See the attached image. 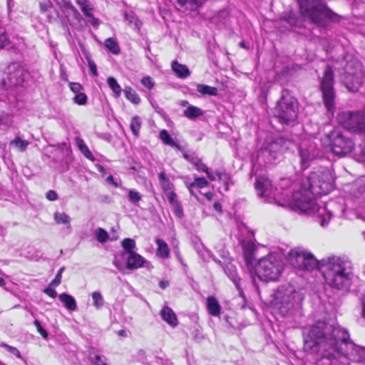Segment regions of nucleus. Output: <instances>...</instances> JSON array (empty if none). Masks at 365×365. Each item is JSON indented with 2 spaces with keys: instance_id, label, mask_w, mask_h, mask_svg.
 Segmentation results:
<instances>
[{
  "instance_id": "5fc2aeb1",
  "label": "nucleus",
  "mask_w": 365,
  "mask_h": 365,
  "mask_svg": "<svg viewBox=\"0 0 365 365\" xmlns=\"http://www.w3.org/2000/svg\"><path fill=\"white\" fill-rule=\"evenodd\" d=\"M165 195H166V197H167L169 202L171 205L178 202V200L177 199V195L173 190L165 193Z\"/></svg>"
},
{
  "instance_id": "09e8293b",
  "label": "nucleus",
  "mask_w": 365,
  "mask_h": 365,
  "mask_svg": "<svg viewBox=\"0 0 365 365\" xmlns=\"http://www.w3.org/2000/svg\"><path fill=\"white\" fill-rule=\"evenodd\" d=\"M215 175L217 176V180L223 182L225 185H227L230 180L229 175L223 171L215 170Z\"/></svg>"
},
{
  "instance_id": "20e7f679",
  "label": "nucleus",
  "mask_w": 365,
  "mask_h": 365,
  "mask_svg": "<svg viewBox=\"0 0 365 365\" xmlns=\"http://www.w3.org/2000/svg\"><path fill=\"white\" fill-rule=\"evenodd\" d=\"M274 305L284 317L301 315L303 294L291 284L279 286L272 294Z\"/></svg>"
},
{
  "instance_id": "2eb2a0df",
  "label": "nucleus",
  "mask_w": 365,
  "mask_h": 365,
  "mask_svg": "<svg viewBox=\"0 0 365 365\" xmlns=\"http://www.w3.org/2000/svg\"><path fill=\"white\" fill-rule=\"evenodd\" d=\"M160 140L166 145H168L173 148H175L179 150L182 157L187 160H193L195 158V153L194 151L187 150L185 147H182L177 142H175L173 138L170 135L166 130H163L160 133Z\"/></svg>"
},
{
  "instance_id": "774afa93",
  "label": "nucleus",
  "mask_w": 365,
  "mask_h": 365,
  "mask_svg": "<svg viewBox=\"0 0 365 365\" xmlns=\"http://www.w3.org/2000/svg\"><path fill=\"white\" fill-rule=\"evenodd\" d=\"M361 304H362L361 317L365 319V296L361 299Z\"/></svg>"
},
{
  "instance_id": "7c9ffc66",
  "label": "nucleus",
  "mask_w": 365,
  "mask_h": 365,
  "mask_svg": "<svg viewBox=\"0 0 365 365\" xmlns=\"http://www.w3.org/2000/svg\"><path fill=\"white\" fill-rule=\"evenodd\" d=\"M54 220L58 225L63 224L67 225V227L71 228V218L65 212H56L54 214Z\"/></svg>"
},
{
  "instance_id": "052dcab7",
  "label": "nucleus",
  "mask_w": 365,
  "mask_h": 365,
  "mask_svg": "<svg viewBox=\"0 0 365 365\" xmlns=\"http://www.w3.org/2000/svg\"><path fill=\"white\" fill-rule=\"evenodd\" d=\"M245 258L247 264H252L253 259V254L252 250H246L245 251Z\"/></svg>"
},
{
  "instance_id": "39448f33",
  "label": "nucleus",
  "mask_w": 365,
  "mask_h": 365,
  "mask_svg": "<svg viewBox=\"0 0 365 365\" xmlns=\"http://www.w3.org/2000/svg\"><path fill=\"white\" fill-rule=\"evenodd\" d=\"M301 15L320 28H326L334 12L322 0H297Z\"/></svg>"
},
{
  "instance_id": "4d7b16f0",
  "label": "nucleus",
  "mask_w": 365,
  "mask_h": 365,
  "mask_svg": "<svg viewBox=\"0 0 365 365\" xmlns=\"http://www.w3.org/2000/svg\"><path fill=\"white\" fill-rule=\"evenodd\" d=\"M195 166L196 167V168L200 170V171H202V172H205V173H207V171L210 170L203 163L202 161H197L195 163Z\"/></svg>"
},
{
  "instance_id": "680f3d73",
  "label": "nucleus",
  "mask_w": 365,
  "mask_h": 365,
  "mask_svg": "<svg viewBox=\"0 0 365 365\" xmlns=\"http://www.w3.org/2000/svg\"><path fill=\"white\" fill-rule=\"evenodd\" d=\"M90 72L93 76H97L98 75L97 71V66L94 61H90L88 64Z\"/></svg>"
},
{
  "instance_id": "4c0bfd02",
  "label": "nucleus",
  "mask_w": 365,
  "mask_h": 365,
  "mask_svg": "<svg viewBox=\"0 0 365 365\" xmlns=\"http://www.w3.org/2000/svg\"><path fill=\"white\" fill-rule=\"evenodd\" d=\"M95 234L96 240L101 243H105L109 239L108 232L101 227L97 228L95 231Z\"/></svg>"
},
{
  "instance_id": "f03ea898",
  "label": "nucleus",
  "mask_w": 365,
  "mask_h": 365,
  "mask_svg": "<svg viewBox=\"0 0 365 365\" xmlns=\"http://www.w3.org/2000/svg\"><path fill=\"white\" fill-rule=\"evenodd\" d=\"M308 182L307 187L303 186L300 190L293 193L290 206L297 212L309 215L318 213L322 218L321 225L325 226L332 215L330 212L325 214L326 207L319 206L316 199L334 190V177L329 169L322 168L318 172L312 173L308 178Z\"/></svg>"
},
{
  "instance_id": "f3484780",
  "label": "nucleus",
  "mask_w": 365,
  "mask_h": 365,
  "mask_svg": "<svg viewBox=\"0 0 365 365\" xmlns=\"http://www.w3.org/2000/svg\"><path fill=\"white\" fill-rule=\"evenodd\" d=\"M223 269L227 277L231 279V281L235 285V287L239 291L240 294H242L243 292L240 287V281L241 279L238 277L237 273V269L235 265H233L231 262H229L222 266Z\"/></svg>"
},
{
  "instance_id": "f704fd0d",
  "label": "nucleus",
  "mask_w": 365,
  "mask_h": 365,
  "mask_svg": "<svg viewBox=\"0 0 365 365\" xmlns=\"http://www.w3.org/2000/svg\"><path fill=\"white\" fill-rule=\"evenodd\" d=\"M141 124L142 122L140 117L135 115L132 118L130 128L134 135L138 136L139 135Z\"/></svg>"
},
{
  "instance_id": "bb28decb",
  "label": "nucleus",
  "mask_w": 365,
  "mask_h": 365,
  "mask_svg": "<svg viewBox=\"0 0 365 365\" xmlns=\"http://www.w3.org/2000/svg\"><path fill=\"white\" fill-rule=\"evenodd\" d=\"M197 91L202 95H207L215 96L217 95V88L216 87L210 86L205 84H198Z\"/></svg>"
},
{
  "instance_id": "e2e57ef3",
  "label": "nucleus",
  "mask_w": 365,
  "mask_h": 365,
  "mask_svg": "<svg viewBox=\"0 0 365 365\" xmlns=\"http://www.w3.org/2000/svg\"><path fill=\"white\" fill-rule=\"evenodd\" d=\"M44 292L52 298H56L57 297L56 291L50 286L44 289Z\"/></svg>"
},
{
  "instance_id": "3c124183",
  "label": "nucleus",
  "mask_w": 365,
  "mask_h": 365,
  "mask_svg": "<svg viewBox=\"0 0 365 365\" xmlns=\"http://www.w3.org/2000/svg\"><path fill=\"white\" fill-rule=\"evenodd\" d=\"M301 160H309L311 158L310 151L302 145L299 148Z\"/></svg>"
},
{
  "instance_id": "37998d69",
  "label": "nucleus",
  "mask_w": 365,
  "mask_h": 365,
  "mask_svg": "<svg viewBox=\"0 0 365 365\" xmlns=\"http://www.w3.org/2000/svg\"><path fill=\"white\" fill-rule=\"evenodd\" d=\"M89 360L92 362L93 365H108L105 361L106 359L100 355H91L89 356Z\"/></svg>"
},
{
  "instance_id": "c756f323",
  "label": "nucleus",
  "mask_w": 365,
  "mask_h": 365,
  "mask_svg": "<svg viewBox=\"0 0 365 365\" xmlns=\"http://www.w3.org/2000/svg\"><path fill=\"white\" fill-rule=\"evenodd\" d=\"M76 4L80 6L85 16H91V11L94 9L88 0H76Z\"/></svg>"
},
{
  "instance_id": "5701e85b",
  "label": "nucleus",
  "mask_w": 365,
  "mask_h": 365,
  "mask_svg": "<svg viewBox=\"0 0 365 365\" xmlns=\"http://www.w3.org/2000/svg\"><path fill=\"white\" fill-rule=\"evenodd\" d=\"M205 0H177V3L182 7L194 11L201 6Z\"/></svg>"
},
{
  "instance_id": "bf43d9fd",
  "label": "nucleus",
  "mask_w": 365,
  "mask_h": 365,
  "mask_svg": "<svg viewBox=\"0 0 365 365\" xmlns=\"http://www.w3.org/2000/svg\"><path fill=\"white\" fill-rule=\"evenodd\" d=\"M58 196L56 191L54 190H49L46 193V198L50 201H54L58 199Z\"/></svg>"
},
{
  "instance_id": "864d4df0",
  "label": "nucleus",
  "mask_w": 365,
  "mask_h": 365,
  "mask_svg": "<svg viewBox=\"0 0 365 365\" xmlns=\"http://www.w3.org/2000/svg\"><path fill=\"white\" fill-rule=\"evenodd\" d=\"M162 187L165 192V193H167L168 192H170V191H173V183L170 182V180H165V182H163L162 184Z\"/></svg>"
},
{
  "instance_id": "8fccbe9b",
  "label": "nucleus",
  "mask_w": 365,
  "mask_h": 365,
  "mask_svg": "<svg viewBox=\"0 0 365 365\" xmlns=\"http://www.w3.org/2000/svg\"><path fill=\"white\" fill-rule=\"evenodd\" d=\"M2 346L4 347L9 352H10L11 354L16 356V357L21 359V355L20 351L14 346H9L6 344H3Z\"/></svg>"
},
{
  "instance_id": "c9c22d12",
  "label": "nucleus",
  "mask_w": 365,
  "mask_h": 365,
  "mask_svg": "<svg viewBox=\"0 0 365 365\" xmlns=\"http://www.w3.org/2000/svg\"><path fill=\"white\" fill-rule=\"evenodd\" d=\"M284 21H286L291 27H300L301 21L300 20L295 16L294 14H289L287 16H284L282 19Z\"/></svg>"
},
{
  "instance_id": "473e14b6",
  "label": "nucleus",
  "mask_w": 365,
  "mask_h": 365,
  "mask_svg": "<svg viewBox=\"0 0 365 365\" xmlns=\"http://www.w3.org/2000/svg\"><path fill=\"white\" fill-rule=\"evenodd\" d=\"M107 83L113 92V96L115 98H118L121 94V88L115 78L113 77H109L107 79Z\"/></svg>"
},
{
  "instance_id": "a878e982",
  "label": "nucleus",
  "mask_w": 365,
  "mask_h": 365,
  "mask_svg": "<svg viewBox=\"0 0 365 365\" xmlns=\"http://www.w3.org/2000/svg\"><path fill=\"white\" fill-rule=\"evenodd\" d=\"M56 3L63 9L70 10L73 12L76 19H78L80 13L76 8L72 4L70 0H54Z\"/></svg>"
},
{
  "instance_id": "cd10ccee",
  "label": "nucleus",
  "mask_w": 365,
  "mask_h": 365,
  "mask_svg": "<svg viewBox=\"0 0 365 365\" xmlns=\"http://www.w3.org/2000/svg\"><path fill=\"white\" fill-rule=\"evenodd\" d=\"M124 93L125 98L133 104L138 105L140 103V98L131 87H125Z\"/></svg>"
},
{
  "instance_id": "6e6d98bb",
  "label": "nucleus",
  "mask_w": 365,
  "mask_h": 365,
  "mask_svg": "<svg viewBox=\"0 0 365 365\" xmlns=\"http://www.w3.org/2000/svg\"><path fill=\"white\" fill-rule=\"evenodd\" d=\"M88 18V22L90 23L93 27L97 28L101 24V21L98 19L96 18L93 14L91 16H87Z\"/></svg>"
},
{
  "instance_id": "ddd939ff",
  "label": "nucleus",
  "mask_w": 365,
  "mask_h": 365,
  "mask_svg": "<svg viewBox=\"0 0 365 365\" xmlns=\"http://www.w3.org/2000/svg\"><path fill=\"white\" fill-rule=\"evenodd\" d=\"M262 165L260 161H252V175H256L255 188L261 197L267 202H270L274 192L273 186L269 179L264 175H259L258 172Z\"/></svg>"
},
{
  "instance_id": "79ce46f5",
  "label": "nucleus",
  "mask_w": 365,
  "mask_h": 365,
  "mask_svg": "<svg viewBox=\"0 0 365 365\" xmlns=\"http://www.w3.org/2000/svg\"><path fill=\"white\" fill-rule=\"evenodd\" d=\"M10 43L6 29L0 31V49L4 48Z\"/></svg>"
},
{
  "instance_id": "603ef678",
  "label": "nucleus",
  "mask_w": 365,
  "mask_h": 365,
  "mask_svg": "<svg viewBox=\"0 0 365 365\" xmlns=\"http://www.w3.org/2000/svg\"><path fill=\"white\" fill-rule=\"evenodd\" d=\"M141 83L146 88H152L154 86V82L152 81V78L149 76H146L143 78L141 80Z\"/></svg>"
},
{
  "instance_id": "412c9836",
  "label": "nucleus",
  "mask_w": 365,
  "mask_h": 365,
  "mask_svg": "<svg viewBox=\"0 0 365 365\" xmlns=\"http://www.w3.org/2000/svg\"><path fill=\"white\" fill-rule=\"evenodd\" d=\"M207 307L209 313L212 316H218L221 311V306L214 297H209L207 299Z\"/></svg>"
},
{
  "instance_id": "b1692460",
  "label": "nucleus",
  "mask_w": 365,
  "mask_h": 365,
  "mask_svg": "<svg viewBox=\"0 0 365 365\" xmlns=\"http://www.w3.org/2000/svg\"><path fill=\"white\" fill-rule=\"evenodd\" d=\"M155 242L158 245L157 255L163 259L168 258L170 255V250L167 243L159 238L155 240Z\"/></svg>"
},
{
  "instance_id": "6ab92c4d",
  "label": "nucleus",
  "mask_w": 365,
  "mask_h": 365,
  "mask_svg": "<svg viewBox=\"0 0 365 365\" xmlns=\"http://www.w3.org/2000/svg\"><path fill=\"white\" fill-rule=\"evenodd\" d=\"M172 69L180 78H186L190 75V72L187 66L178 63L177 61L172 63Z\"/></svg>"
},
{
  "instance_id": "c03bdc74",
  "label": "nucleus",
  "mask_w": 365,
  "mask_h": 365,
  "mask_svg": "<svg viewBox=\"0 0 365 365\" xmlns=\"http://www.w3.org/2000/svg\"><path fill=\"white\" fill-rule=\"evenodd\" d=\"M65 268L63 267H61L58 272V273L56 274L55 278L51 281V282L50 283V287H57L60 284L61 282V277H62V273L64 271Z\"/></svg>"
},
{
  "instance_id": "393cba45",
  "label": "nucleus",
  "mask_w": 365,
  "mask_h": 365,
  "mask_svg": "<svg viewBox=\"0 0 365 365\" xmlns=\"http://www.w3.org/2000/svg\"><path fill=\"white\" fill-rule=\"evenodd\" d=\"M204 112L202 109L194 106H189L183 112L184 116L189 119H195L202 115Z\"/></svg>"
},
{
  "instance_id": "1a4fd4ad",
  "label": "nucleus",
  "mask_w": 365,
  "mask_h": 365,
  "mask_svg": "<svg viewBox=\"0 0 365 365\" xmlns=\"http://www.w3.org/2000/svg\"><path fill=\"white\" fill-rule=\"evenodd\" d=\"M334 72L330 66H327L320 81V90L323 102L327 112L333 115L335 111L336 92L334 88Z\"/></svg>"
},
{
  "instance_id": "dca6fc26",
  "label": "nucleus",
  "mask_w": 365,
  "mask_h": 365,
  "mask_svg": "<svg viewBox=\"0 0 365 365\" xmlns=\"http://www.w3.org/2000/svg\"><path fill=\"white\" fill-rule=\"evenodd\" d=\"M148 264L141 255L136 252H132L127 257L125 268L128 269H136Z\"/></svg>"
},
{
  "instance_id": "f8f14e48",
  "label": "nucleus",
  "mask_w": 365,
  "mask_h": 365,
  "mask_svg": "<svg viewBox=\"0 0 365 365\" xmlns=\"http://www.w3.org/2000/svg\"><path fill=\"white\" fill-rule=\"evenodd\" d=\"M289 255L291 265L296 269L306 271L321 269V260H317L311 253L294 249L289 252Z\"/></svg>"
},
{
  "instance_id": "13d9d810",
  "label": "nucleus",
  "mask_w": 365,
  "mask_h": 365,
  "mask_svg": "<svg viewBox=\"0 0 365 365\" xmlns=\"http://www.w3.org/2000/svg\"><path fill=\"white\" fill-rule=\"evenodd\" d=\"M70 88L73 92L78 94L83 89V87L78 83H70Z\"/></svg>"
},
{
  "instance_id": "0eeeda50",
  "label": "nucleus",
  "mask_w": 365,
  "mask_h": 365,
  "mask_svg": "<svg viewBox=\"0 0 365 365\" xmlns=\"http://www.w3.org/2000/svg\"><path fill=\"white\" fill-rule=\"evenodd\" d=\"M299 114V103L289 91L283 90L280 98L274 108V116L282 124L296 120Z\"/></svg>"
},
{
  "instance_id": "2f4dec72",
  "label": "nucleus",
  "mask_w": 365,
  "mask_h": 365,
  "mask_svg": "<svg viewBox=\"0 0 365 365\" xmlns=\"http://www.w3.org/2000/svg\"><path fill=\"white\" fill-rule=\"evenodd\" d=\"M122 247H123L125 252H123V256H124L126 253L129 255L132 252H135L133 251L135 247V242L134 240L130 238H125L121 242Z\"/></svg>"
},
{
  "instance_id": "ea45409f",
  "label": "nucleus",
  "mask_w": 365,
  "mask_h": 365,
  "mask_svg": "<svg viewBox=\"0 0 365 365\" xmlns=\"http://www.w3.org/2000/svg\"><path fill=\"white\" fill-rule=\"evenodd\" d=\"M128 200L130 202L136 204L142 199V195L137 191L130 190L128 192Z\"/></svg>"
},
{
  "instance_id": "338daca9",
  "label": "nucleus",
  "mask_w": 365,
  "mask_h": 365,
  "mask_svg": "<svg viewBox=\"0 0 365 365\" xmlns=\"http://www.w3.org/2000/svg\"><path fill=\"white\" fill-rule=\"evenodd\" d=\"M299 163L300 165V170H299L298 172H302V170L307 169L309 165V161L303 160V161H299Z\"/></svg>"
},
{
  "instance_id": "aec40b11",
  "label": "nucleus",
  "mask_w": 365,
  "mask_h": 365,
  "mask_svg": "<svg viewBox=\"0 0 365 365\" xmlns=\"http://www.w3.org/2000/svg\"><path fill=\"white\" fill-rule=\"evenodd\" d=\"M74 141L76 145L81 151V153L84 155L85 158H86L88 160H96L93 158L92 153L91 152L86 144L84 143V140L81 138L76 136L74 138Z\"/></svg>"
},
{
  "instance_id": "a18cd8bd",
  "label": "nucleus",
  "mask_w": 365,
  "mask_h": 365,
  "mask_svg": "<svg viewBox=\"0 0 365 365\" xmlns=\"http://www.w3.org/2000/svg\"><path fill=\"white\" fill-rule=\"evenodd\" d=\"M73 101L78 105H86L87 103L88 98L85 93H79L74 97Z\"/></svg>"
},
{
  "instance_id": "e433bc0d",
  "label": "nucleus",
  "mask_w": 365,
  "mask_h": 365,
  "mask_svg": "<svg viewBox=\"0 0 365 365\" xmlns=\"http://www.w3.org/2000/svg\"><path fill=\"white\" fill-rule=\"evenodd\" d=\"M208 185V182L205 178H196L195 180L190 184L189 190L192 193V188L199 187L202 188Z\"/></svg>"
},
{
  "instance_id": "58836bf2",
  "label": "nucleus",
  "mask_w": 365,
  "mask_h": 365,
  "mask_svg": "<svg viewBox=\"0 0 365 365\" xmlns=\"http://www.w3.org/2000/svg\"><path fill=\"white\" fill-rule=\"evenodd\" d=\"M92 299L93 300V306L96 309H100L103 306L104 300L101 295V294L99 292H94L91 294Z\"/></svg>"
},
{
  "instance_id": "423d86ee",
  "label": "nucleus",
  "mask_w": 365,
  "mask_h": 365,
  "mask_svg": "<svg viewBox=\"0 0 365 365\" xmlns=\"http://www.w3.org/2000/svg\"><path fill=\"white\" fill-rule=\"evenodd\" d=\"M343 63H345L344 73L341 77L343 85L351 92H358L365 82V73L361 63L348 53L344 56Z\"/></svg>"
},
{
  "instance_id": "4be33fe9",
  "label": "nucleus",
  "mask_w": 365,
  "mask_h": 365,
  "mask_svg": "<svg viewBox=\"0 0 365 365\" xmlns=\"http://www.w3.org/2000/svg\"><path fill=\"white\" fill-rule=\"evenodd\" d=\"M58 298L68 310L74 311L77 309L76 302L71 295L63 293L58 296Z\"/></svg>"
},
{
  "instance_id": "4468645a",
  "label": "nucleus",
  "mask_w": 365,
  "mask_h": 365,
  "mask_svg": "<svg viewBox=\"0 0 365 365\" xmlns=\"http://www.w3.org/2000/svg\"><path fill=\"white\" fill-rule=\"evenodd\" d=\"M288 143H290V142L286 140L284 138H277L259 148L257 152L256 158L257 160L269 158L276 159L278 158V153H282L288 148L287 145Z\"/></svg>"
},
{
  "instance_id": "7ed1b4c3",
  "label": "nucleus",
  "mask_w": 365,
  "mask_h": 365,
  "mask_svg": "<svg viewBox=\"0 0 365 365\" xmlns=\"http://www.w3.org/2000/svg\"><path fill=\"white\" fill-rule=\"evenodd\" d=\"M326 284L341 291L349 289L355 278L351 259L346 255H331L321 260V269Z\"/></svg>"
},
{
  "instance_id": "0e129e2a",
  "label": "nucleus",
  "mask_w": 365,
  "mask_h": 365,
  "mask_svg": "<svg viewBox=\"0 0 365 365\" xmlns=\"http://www.w3.org/2000/svg\"><path fill=\"white\" fill-rule=\"evenodd\" d=\"M113 264L115 265V267L119 270V271H123L125 267L123 265V264L119 261L116 258H115V259L113 260Z\"/></svg>"
},
{
  "instance_id": "de8ad7c7",
  "label": "nucleus",
  "mask_w": 365,
  "mask_h": 365,
  "mask_svg": "<svg viewBox=\"0 0 365 365\" xmlns=\"http://www.w3.org/2000/svg\"><path fill=\"white\" fill-rule=\"evenodd\" d=\"M34 324L35 327H36L38 332L41 335V336L43 339H47L48 336V332L46 331V329H44L42 327L40 322L38 320L36 319V320H34Z\"/></svg>"
},
{
  "instance_id": "6e6552de",
  "label": "nucleus",
  "mask_w": 365,
  "mask_h": 365,
  "mask_svg": "<svg viewBox=\"0 0 365 365\" xmlns=\"http://www.w3.org/2000/svg\"><path fill=\"white\" fill-rule=\"evenodd\" d=\"M282 270V262L274 255L260 259L255 268L257 277L264 282L277 280Z\"/></svg>"
},
{
  "instance_id": "69168bd1",
  "label": "nucleus",
  "mask_w": 365,
  "mask_h": 365,
  "mask_svg": "<svg viewBox=\"0 0 365 365\" xmlns=\"http://www.w3.org/2000/svg\"><path fill=\"white\" fill-rule=\"evenodd\" d=\"M215 171H212L210 169L206 173L207 177L210 179V180H216L217 179V176L215 175Z\"/></svg>"
},
{
  "instance_id": "a211bd4d",
  "label": "nucleus",
  "mask_w": 365,
  "mask_h": 365,
  "mask_svg": "<svg viewBox=\"0 0 365 365\" xmlns=\"http://www.w3.org/2000/svg\"><path fill=\"white\" fill-rule=\"evenodd\" d=\"M160 316L163 320L166 322L173 327H175L178 324V320L176 314L169 307H164L160 311Z\"/></svg>"
},
{
  "instance_id": "a19ab883",
  "label": "nucleus",
  "mask_w": 365,
  "mask_h": 365,
  "mask_svg": "<svg viewBox=\"0 0 365 365\" xmlns=\"http://www.w3.org/2000/svg\"><path fill=\"white\" fill-rule=\"evenodd\" d=\"M220 256L221 257L224 259V262H222L220 259H218L217 257H212V259L216 262L217 263H218L219 264H220L221 266H223V264H226L229 262H230V256H229V253L227 251H225V250H220Z\"/></svg>"
},
{
  "instance_id": "72a5a7b5",
  "label": "nucleus",
  "mask_w": 365,
  "mask_h": 365,
  "mask_svg": "<svg viewBox=\"0 0 365 365\" xmlns=\"http://www.w3.org/2000/svg\"><path fill=\"white\" fill-rule=\"evenodd\" d=\"M29 144V141L24 140L19 137H16L14 140H11L10 145L16 148L19 151H24Z\"/></svg>"
},
{
  "instance_id": "49530a36",
  "label": "nucleus",
  "mask_w": 365,
  "mask_h": 365,
  "mask_svg": "<svg viewBox=\"0 0 365 365\" xmlns=\"http://www.w3.org/2000/svg\"><path fill=\"white\" fill-rule=\"evenodd\" d=\"M173 207V210H174V212L175 214V215L178 217V218H182L184 215V213H183V209H182V207L180 204V202L178 201L173 205H171Z\"/></svg>"
},
{
  "instance_id": "9b49d317",
  "label": "nucleus",
  "mask_w": 365,
  "mask_h": 365,
  "mask_svg": "<svg viewBox=\"0 0 365 365\" xmlns=\"http://www.w3.org/2000/svg\"><path fill=\"white\" fill-rule=\"evenodd\" d=\"M337 121L347 130L365 137L364 117L361 112L341 111L337 115Z\"/></svg>"
},
{
  "instance_id": "c85d7f7f",
  "label": "nucleus",
  "mask_w": 365,
  "mask_h": 365,
  "mask_svg": "<svg viewBox=\"0 0 365 365\" xmlns=\"http://www.w3.org/2000/svg\"><path fill=\"white\" fill-rule=\"evenodd\" d=\"M105 46L113 54H119L120 48L118 43L113 38H108L105 41Z\"/></svg>"
},
{
  "instance_id": "f257e3e1",
  "label": "nucleus",
  "mask_w": 365,
  "mask_h": 365,
  "mask_svg": "<svg viewBox=\"0 0 365 365\" xmlns=\"http://www.w3.org/2000/svg\"><path fill=\"white\" fill-rule=\"evenodd\" d=\"M304 348L316 354L317 365H331L341 359L365 362V347L353 343L339 325L318 321L303 330Z\"/></svg>"
},
{
  "instance_id": "9d476101",
  "label": "nucleus",
  "mask_w": 365,
  "mask_h": 365,
  "mask_svg": "<svg viewBox=\"0 0 365 365\" xmlns=\"http://www.w3.org/2000/svg\"><path fill=\"white\" fill-rule=\"evenodd\" d=\"M326 138L333 153L339 158L346 157L354 148L353 140L339 129H334L326 135Z\"/></svg>"
}]
</instances>
